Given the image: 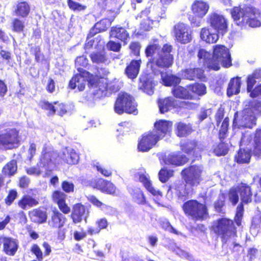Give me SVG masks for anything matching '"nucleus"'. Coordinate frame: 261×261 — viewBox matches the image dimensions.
Returning <instances> with one entry per match:
<instances>
[{"mask_svg": "<svg viewBox=\"0 0 261 261\" xmlns=\"http://www.w3.org/2000/svg\"><path fill=\"white\" fill-rule=\"evenodd\" d=\"M159 112L164 114L172 109L178 108H190L194 105L193 102L188 101H179L172 96L159 98L157 101Z\"/></svg>", "mask_w": 261, "mask_h": 261, "instance_id": "obj_10", "label": "nucleus"}, {"mask_svg": "<svg viewBox=\"0 0 261 261\" xmlns=\"http://www.w3.org/2000/svg\"><path fill=\"white\" fill-rule=\"evenodd\" d=\"M18 197V192L15 189H10L4 199L7 206H10Z\"/></svg>", "mask_w": 261, "mask_h": 261, "instance_id": "obj_56", "label": "nucleus"}, {"mask_svg": "<svg viewBox=\"0 0 261 261\" xmlns=\"http://www.w3.org/2000/svg\"><path fill=\"white\" fill-rule=\"evenodd\" d=\"M159 141L154 132L150 130L143 134L138 140L137 149L140 152H147L152 149Z\"/></svg>", "mask_w": 261, "mask_h": 261, "instance_id": "obj_16", "label": "nucleus"}, {"mask_svg": "<svg viewBox=\"0 0 261 261\" xmlns=\"http://www.w3.org/2000/svg\"><path fill=\"white\" fill-rule=\"evenodd\" d=\"M165 164L176 166H182L189 161L188 158L184 154H170L164 159Z\"/></svg>", "mask_w": 261, "mask_h": 261, "instance_id": "obj_31", "label": "nucleus"}, {"mask_svg": "<svg viewBox=\"0 0 261 261\" xmlns=\"http://www.w3.org/2000/svg\"><path fill=\"white\" fill-rule=\"evenodd\" d=\"M42 245L44 249V253L37 244H33L30 248L31 252L39 261H42L44 256L49 255L51 252V247L48 242H44Z\"/></svg>", "mask_w": 261, "mask_h": 261, "instance_id": "obj_25", "label": "nucleus"}, {"mask_svg": "<svg viewBox=\"0 0 261 261\" xmlns=\"http://www.w3.org/2000/svg\"><path fill=\"white\" fill-rule=\"evenodd\" d=\"M3 244V251L9 256H14L17 251L18 244L15 239L8 237H0V245Z\"/></svg>", "mask_w": 261, "mask_h": 261, "instance_id": "obj_22", "label": "nucleus"}, {"mask_svg": "<svg viewBox=\"0 0 261 261\" xmlns=\"http://www.w3.org/2000/svg\"><path fill=\"white\" fill-rule=\"evenodd\" d=\"M231 16L235 23L241 27L247 14H259L256 8L251 5H246L243 8L241 5L232 7L230 11Z\"/></svg>", "mask_w": 261, "mask_h": 261, "instance_id": "obj_12", "label": "nucleus"}, {"mask_svg": "<svg viewBox=\"0 0 261 261\" xmlns=\"http://www.w3.org/2000/svg\"><path fill=\"white\" fill-rule=\"evenodd\" d=\"M179 147L182 152L194 158L200 156L204 150L203 145L196 139H185L180 141Z\"/></svg>", "mask_w": 261, "mask_h": 261, "instance_id": "obj_11", "label": "nucleus"}, {"mask_svg": "<svg viewBox=\"0 0 261 261\" xmlns=\"http://www.w3.org/2000/svg\"><path fill=\"white\" fill-rule=\"evenodd\" d=\"M238 189L232 188H230L228 192V196L229 201L232 205H236L239 201V197L238 195Z\"/></svg>", "mask_w": 261, "mask_h": 261, "instance_id": "obj_58", "label": "nucleus"}, {"mask_svg": "<svg viewBox=\"0 0 261 261\" xmlns=\"http://www.w3.org/2000/svg\"><path fill=\"white\" fill-rule=\"evenodd\" d=\"M17 161L12 159L3 166L2 174L5 177H11L17 173Z\"/></svg>", "mask_w": 261, "mask_h": 261, "instance_id": "obj_39", "label": "nucleus"}, {"mask_svg": "<svg viewBox=\"0 0 261 261\" xmlns=\"http://www.w3.org/2000/svg\"><path fill=\"white\" fill-rule=\"evenodd\" d=\"M87 77L88 85L89 88H104L105 85V78L103 76L93 74L89 72L85 73Z\"/></svg>", "mask_w": 261, "mask_h": 261, "instance_id": "obj_32", "label": "nucleus"}, {"mask_svg": "<svg viewBox=\"0 0 261 261\" xmlns=\"http://www.w3.org/2000/svg\"><path fill=\"white\" fill-rule=\"evenodd\" d=\"M141 64L140 59L132 60L126 66L125 73L129 79L133 80L136 78L139 72Z\"/></svg>", "mask_w": 261, "mask_h": 261, "instance_id": "obj_33", "label": "nucleus"}, {"mask_svg": "<svg viewBox=\"0 0 261 261\" xmlns=\"http://www.w3.org/2000/svg\"><path fill=\"white\" fill-rule=\"evenodd\" d=\"M29 215L31 218H36V219L34 220V222L39 224L45 223L47 220L46 211H43L39 208L33 209L29 212Z\"/></svg>", "mask_w": 261, "mask_h": 261, "instance_id": "obj_40", "label": "nucleus"}, {"mask_svg": "<svg viewBox=\"0 0 261 261\" xmlns=\"http://www.w3.org/2000/svg\"><path fill=\"white\" fill-rule=\"evenodd\" d=\"M59 157V154L57 152L44 148L39 159V164L43 168L48 167L51 164H56Z\"/></svg>", "mask_w": 261, "mask_h": 261, "instance_id": "obj_20", "label": "nucleus"}, {"mask_svg": "<svg viewBox=\"0 0 261 261\" xmlns=\"http://www.w3.org/2000/svg\"><path fill=\"white\" fill-rule=\"evenodd\" d=\"M0 148L11 149L18 147L22 141L20 130L15 127H8L6 124L1 126Z\"/></svg>", "mask_w": 261, "mask_h": 261, "instance_id": "obj_4", "label": "nucleus"}, {"mask_svg": "<svg viewBox=\"0 0 261 261\" xmlns=\"http://www.w3.org/2000/svg\"><path fill=\"white\" fill-rule=\"evenodd\" d=\"M55 105L54 102L53 103L49 102L48 101L43 100L41 101L40 107L42 109L48 111V115L53 116L56 114V109Z\"/></svg>", "mask_w": 261, "mask_h": 261, "instance_id": "obj_57", "label": "nucleus"}, {"mask_svg": "<svg viewBox=\"0 0 261 261\" xmlns=\"http://www.w3.org/2000/svg\"><path fill=\"white\" fill-rule=\"evenodd\" d=\"M61 188L63 191L65 193H70L74 192V185L72 182L64 180L61 183Z\"/></svg>", "mask_w": 261, "mask_h": 261, "instance_id": "obj_62", "label": "nucleus"}, {"mask_svg": "<svg viewBox=\"0 0 261 261\" xmlns=\"http://www.w3.org/2000/svg\"><path fill=\"white\" fill-rule=\"evenodd\" d=\"M200 37L201 39L208 43H214L219 39V36L216 33H211L206 28H203L201 30Z\"/></svg>", "mask_w": 261, "mask_h": 261, "instance_id": "obj_41", "label": "nucleus"}, {"mask_svg": "<svg viewBox=\"0 0 261 261\" xmlns=\"http://www.w3.org/2000/svg\"><path fill=\"white\" fill-rule=\"evenodd\" d=\"M67 195L60 190L53 191L51 194V199L53 203L57 204L59 210L63 214L67 215L70 213L71 208L66 202Z\"/></svg>", "mask_w": 261, "mask_h": 261, "instance_id": "obj_17", "label": "nucleus"}, {"mask_svg": "<svg viewBox=\"0 0 261 261\" xmlns=\"http://www.w3.org/2000/svg\"><path fill=\"white\" fill-rule=\"evenodd\" d=\"M225 110L224 108L221 107L218 109L215 115V118L216 122V124L218 126L221 122L223 119H225L224 117Z\"/></svg>", "mask_w": 261, "mask_h": 261, "instance_id": "obj_64", "label": "nucleus"}, {"mask_svg": "<svg viewBox=\"0 0 261 261\" xmlns=\"http://www.w3.org/2000/svg\"><path fill=\"white\" fill-rule=\"evenodd\" d=\"M173 30L175 40L177 42L185 44L192 41V31L188 24L179 22L174 25Z\"/></svg>", "mask_w": 261, "mask_h": 261, "instance_id": "obj_13", "label": "nucleus"}, {"mask_svg": "<svg viewBox=\"0 0 261 261\" xmlns=\"http://www.w3.org/2000/svg\"><path fill=\"white\" fill-rule=\"evenodd\" d=\"M252 154L258 158L261 157V128H257L253 134L250 149L240 148L234 155V161L239 164H248Z\"/></svg>", "mask_w": 261, "mask_h": 261, "instance_id": "obj_2", "label": "nucleus"}, {"mask_svg": "<svg viewBox=\"0 0 261 261\" xmlns=\"http://www.w3.org/2000/svg\"><path fill=\"white\" fill-rule=\"evenodd\" d=\"M15 16L24 18L27 17L31 12V6L26 1H18L15 4L13 11Z\"/></svg>", "mask_w": 261, "mask_h": 261, "instance_id": "obj_29", "label": "nucleus"}, {"mask_svg": "<svg viewBox=\"0 0 261 261\" xmlns=\"http://www.w3.org/2000/svg\"><path fill=\"white\" fill-rule=\"evenodd\" d=\"M184 73L186 79L191 81L196 79L203 80L205 79L204 71L200 68L186 69L184 71Z\"/></svg>", "mask_w": 261, "mask_h": 261, "instance_id": "obj_34", "label": "nucleus"}, {"mask_svg": "<svg viewBox=\"0 0 261 261\" xmlns=\"http://www.w3.org/2000/svg\"><path fill=\"white\" fill-rule=\"evenodd\" d=\"M210 8L206 2L201 1H195L191 6V10L196 17L203 18L207 13Z\"/></svg>", "mask_w": 261, "mask_h": 261, "instance_id": "obj_30", "label": "nucleus"}, {"mask_svg": "<svg viewBox=\"0 0 261 261\" xmlns=\"http://www.w3.org/2000/svg\"><path fill=\"white\" fill-rule=\"evenodd\" d=\"M79 160V156L74 151H71L67 153V155H66L64 158H63L64 163L69 165L77 164Z\"/></svg>", "mask_w": 261, "mask_h": 261, "instance_id": "obj_55", "label": "nucleus"}, {"mask_svg": "<svg viewBox=\"0 0 261 261\" xmlns=\"http://www.w3.org/2000/svg\"><path fill=\"white\" fill-rule=\"evenodd\" d=\"M213 58L214 62L221 63L222 65L228 68L231 66V56L229 50L224 45L217 44L213 46Z\"/></svg>", "mask_w": 261, "mask_h": 261, "instance_id": "obj_14", "label": "nucleus"}, {"mask_svg": "<svg viewBox=\"0 0 261 261\" xmlns=\"http://www.w3.org/2000/svg\"><path fill=\"white\" fill-rule=\"evenodd\" d=\"M54 103L56 106V112H57V114L58 115L63 116L66 114L67 111L66 106L65 104L60 102L58 101H54Z\"/></svg>", "mask_w": 261, "mask_h": 261, "instance_id": "obj_63", "label": "nucleus"}, {"mask_svg": "<svg viewBox=\"0 0 261 261\" xmlns=\"http://www.w3.org/2000/svg\"><path fill=\"white\" fill-rule=\"evenodd\" d=\"M85 76L86 74L80 72L74 74L69 82L68 88L71 90L77 88L79 91H83L85 88Z\"/></svg>", "mask_w": 261, "mask_h": 261, "instance_id": "obj_28", "label": "nucleus"}, {"mask_svg": "<svg viewBox=\"0 0 261 261\" xmlns=\"http://www.w3.org/2000/svg\"><path fill=\"white\" fill-rule=\"evenodd\" d=\"M239 121V127L252 128L256 124L255 121L251 119V116L246 114L242 115Z\"/></svg>", "mask_w": 261, "mask_h": 261, "instance_id": "obj_50", "label": "nucleus"}, {"mask_svg": "<svg viewBox=\"0 0 261 261\" xmlns=\"http://www.w3.org/2000/svg\"><path fill=\"white\" fill-rule=\"evenodd\" d=\"M89 57L93 63L97 64L105 63L107 60L106 53L102 51L92 52Z\"/></svg>", "mask_w": 261, "mask_h": 261, "instance_id": "obj_45", "label": "nucleus"}, {"mask_svg": "<svg viewBox=\"0 0 261 261\" xmlns=\"http://www.w3.org/2000/svg\"><path fill=\"white\" fill-rule=\"evenodd\" d=\"M172 94L175 98L182 99H193L194 96L191 93L189 89L182 86H174L171 91Z\"/></svg>", "mask_w": 261, "mask_h": 261, "instance_id": "obj_35", "label": "nucleus"}, {"mask_svg": "<svg viewBox=\"0 0 261 261\" xmlns=\"http://www.w3.org/2000/svg\"><path fill=\"white\" fill-rule=\"evenodd\" d=\"M152 41L146 45L144 50L145 56L148 59L147 65L149 66L154 75H161L164 86H176L181 81L179 77L161 71V69L166 70L171 67L173 64V46L170 43H165L162 46L158 39H153Z\"/></svg>", "mask_w": 261, "mask_h": 261, "instance_id": "obj_1", "label": "nucleus"}, {"mask_svg": "<svg viewBox=\"0 0 261 261\" xmlns=\"http://www.w3.org/2000/svg\"><path fill=\"white\" fill-rule=\"evenodd\" d=\"M76 0H67V6L71 11L73 12H82L85 11L87 6L82 3H80Z\"/></svg>", "mask_w": 261, "mask_h": 261, "instance_id": "obj_49", "label": "nucleus"}, {"mask_svg": "<svg viewBox=\"0 0 261 261\" xmlns=\"http://www.w3.org/2000/svg\"><path fill=\"white\" fill-rule=\"evenodd\" d=\"M111 22L108 18H103L101 19L99 21L97 22L94 28L96 29L97 31L93 33L92 31H90L88 34V37H92L97 33L103 32L106 31L108 28L110 26Z\"/></svg>", "mask_w": 261, "mask_h": 261, "instance_id": "obj_43", "label": "nucleus"}, {"mask_svg": "<svg viewBox=\"0 0 261 261\" xmlns=\"http://www.w3.org/2000/svg\"><path fill=\"white\" fill-rule=\"evenodd\" d=\"M141 47V45L138 41L132 42L129 45L131 53L136 57L140 56Z\"/></svg>", "mask_w": 261, "mask_h": 261, "instance_id": "obj_60", "label": "nucleus"}, {"mask_svg": "<svg viewBox=\"0 0 261 261\" xmlns=\"http://www.w3.org/2000/svg\"><path fill=\"white\" fill-rule=\"evenodd\" d=\"M131 195L133 200L139 205L146 203V198L142 191L139 189H135L132 191Z\"/></svg>", "mask_w": 261, "mask_h": 261, "instance_id": "obj_47", "label": "nucleus"}, {"mask_svg": "<svg viewBox=\"0 0 261 261\" xmlns=\"http://www.w3.org/2000/svg\"><path fill=\"white\" fill-rule=\"evenodd\" d=\"M191 93H193L198 96H202L206 93V87L204 84L195 83L188 86Z\"/></svg>", "mask_w": 261, "mask_h": 261, "instance_id": "obj_44", "label": "nucleus"}, {"mask_svg": "<svg viewBox=\"0 0 261 261\" xmlns=\"http://www.w3.org/2000/svg\"><path fill=\"white\" fill-rule=\"evenodd\" d=\"M75 63L77 66V70L79 72L84 73V74L89 73V71L83 69V68L86 67L88 65V60L86 57L82 56L77 57L75 59Z\"/></svg>", "mask_w": 261, "mask_h": 261, "instance_id": "obj_46", "label": "nucleus"}, {"mask_svg": "<svg viewBox=\"0 0 261 261\" xmlns=\"http://www.w3.org/2000/svg\"><path fill=\"white\" fill-rule=\"evenodd\" d=\"M241 86V79L236 76L231 78L228 83L227 89V95L230 97L233 95H236L240 93Z\"/></svg>", "mask_w": 261, "mask_h": 261, "instance_id": "obj_37", "label": "nucleus"}, {"mask_svg": "<svg viewBox=\"0 0 261 261\" xmlns=\"http://www.w3.org/2000/svg\"><path fill=\"white\" fill-rule=\"evenodd\" d=\"M259 14H247L246 18L244 19V21L242 23L241 27L246 26L248 24L251 28H257L261 26V21L258 19L261 16V11L256 8Z\"/></svg>", "mask_w": 261, "mask_h": 261, "instance_id": "obj_38", "label": "nucleus"}, {"mask_svg": "<svg viewBox=\"0 0 261 261\" xmlns=\"http://www.w3.org/2000/svg\"><path fill=\"white\" fill-rule=\"evenodd\" d=\"M229 119L228 117L223 119L218 132V138L220 142L214 148L213 152L218 156L226 155L229 150L228 144L224 142L228 136Z\"/></svg>", "mask_w": 261, "mask_h": 261, "instance_id": "obj_9", "label": "nucleus"}, {"mask_svg": "<svg viewBox=\"0 0 261 261\" xmlns=\"http://www.w3.org/2000/svg\"><path fill=\"white\" fill-rule=\"evenodd\" d=\"M238 191L243 203L246 204L252 202L253 193L249 185L241 182L238 187Z\"/></svg>", "mask_w": 261, "mask_h": 261, "instance_id": "obj_27", "label": "nucleus"}, {"mask_svg": "<svg viewBox=\"0 0 261 261\" xmlns=\"http://www.w3.org/2000/svg\"><path fill=\"white\" fill-rule=\"evenodd\" d=\"M30 51L34 56L36 62L40 63L46 61L45 56L42 52L41 47L39 45L31 47Z\"/></svg>", "mask_w": 261, "mask_h": 261, "instance_id": "obj_48", "label": "nucleus"}, {"mask_svg": "<svg viewBox=\"0 0 261 261\" xmlns=\"http://www.w3.org/2000/svg\"><path fill=\"white\" fill-rule=\"evenodd\" d=\"M90 186L93 189L100 191L102 193L114 195L116 194V188L110 181L102 178L92 180Z\"/></svg>", "mask_w": 261, "mask_h": 261, "instance_id": "obj_19", "label": "nucleus"}, {"mask_svg": "<svg viewBox=\"0 0 261 261\" xmlns=\"http://www.w3.org/2000/svg\"><path fill=\"white\" fill-rule=\"evenodd\" d=\"M139 180L142 183L146 189L153 195L156 196L160 194V191H156L152 186L149 178L144 174L139 175Z\"/></svg>", "mask_w": 261, "mask_h": 261, "instance_id": "obj_42", "label": "nucleus"}, {"mask_svg": "<svg viewBox=\"0 0 261 261\" xmlns=\"http://www.w3.org/2000/svg\"><path fill=\"white\" fill-rule=\"evenodd\" d=\"M107 47L109 50L114 52L120 51L121 48V44L120 42L110 40L107 44Z\"/></svg>", "mask_w": 261, "mask_h": 261, "instance_id": "obj_61", "label": "nucleus"}, {"mask_svg": "<svg viewBox=\"0 0 261 261\" xmlns=\"http://www.w3.org/2000/svg\"><path fill=\"white\" fill-rule=\"evenodd\" d=\"M64 215L60 210L54 208L51 210V213L47 221L50 228L57 230V238L60 241L63 240L65 238V229L62 228L65 225L67 219Z\"/></svg>", "mask_w": 261, "mask_h": 261, "instance_id": "obj_7", "label": "nucleus"}, {"mask_svg": "<svg viewBox=\"0 0 261 261\" xmlns=\"http://www.w3.org/2000/svg\"><path fill=\"white\" fill-rule=\"evenodd\" d=\"M193 132L192 126L191 124L185 123L182 122L176 123L175 132L178 137H186L189 136Z\"/></svg>", "mask_w": 261, "mask_h": 261, "instance_id": "obj_36", "label": "nucleus"}, {"mask_svg": "<svg viewBox=\"0 0 261 261\" xmlns=\"http://www.w3.org/2000/svg\"><path fill=\"white\" fill-rule=\"evenodd\" d=\"M141 89L146 93L152 95L153 93L152 82L148 78L141 80Z\"/></svg>", "mask_w": 261, "mask_h": 261, "instance_id": "obj_53", "label": "nucleus"}, {"mask_svg": "<svg viewBox=\"0 0 261 261\" xmlns=\"http://www.w3.org/2000/svg\"><path fill=\"white\" fill-rule=\"evenodd\" d=\"M109 36L110 38L120 41L123 42V45L127 44L130 39V34L125 28L116 25L111 28Z\"/></svg>", "mask_w": 261, "mask_h": 261, "instance_id": "obj_21", "label": "nucleus"}, {"mask_svg": "<svg viewBox=\"0 0 261 261\" xmlns=\"http://www.w3.org/2000/svg\"><path fill=\"white\" fill-rule=\"evenodd\" d=\"M234 220L222 217L215 221L212 226V230L221 238L222 240L226 241L230 238L237 236V228Z\"/></svg>", "mask_w": 261, "mask_h": 261, "instance_id": "obj_3", "label": "nucleus"}, {"mask_svg": "<svg viewBox=\"0 0 261 261\" xmlns=\"http://www.w3.org/2000/svg\"><path fill=\"white\" fill-rule=\"evenodd\" d=\"M17 205L22 210L35 207L39 204L38 198L33 197L29 194H24L17 201Z\"/></svg>", "mask_w": 261, "mask_h": 261, "instance_id": "obj_26", "label": "nucleus"}, {"mask_svg": "<svg viewBox=\"0 0 261 261\" xmlns=\"http://www.w3.org/2000/svg\"><path fill=\"white\" fill-rule=\"evenodd\" d=\"M202 169L198 165H190L184 168L181 175L186 184L191 187L197 186L202 180Z\"/></svg>", "mask_w": 261, "mask_h": 261, "instance_id": "obj_8", "label": "nucleus"}, {"mask_svg": "<svg viewBox=\"0 0 261 261\" xmlns=\"http://www.w3.org/2000/svg\"><path fill=\"white\" fill-rule=\"evenodd\" d=\"M70 217L73 224H78L87 219L86 206L82 203H76L73 205Z\"/></svg>", "mask_w": 261, "mask_h": 261, "instance_id": "obj_23", "label": "nucleus"}, {"mask_svg": "<svg viewBox=\"0 0 261 261\" xmlns=\"http://www.w3.org/2000/svg\"><path fill=\"white\" fill-rule=\"evenodd\" d=\"M173 170L163 168L159 172V179L161 182L165 183L170 177L173 176Z\"/></svg>", "mask_w": 261, "mask_h": 261, "instance_id": "obj_51", "label": "nucleus"}, {"mask_svg": "<svg viewBox=\"0 0 261 261\" xmlns=\"http://www.w3.org/2000/svg\"><path fill=\"white\" fill-rule=\"evenodd\" d=\"M137 103L130 94L122 92L119 93L114 106V111L119 115L124 113L136 115L138 114Z\"/></svg>", "mask_w": 261, "mask_h": 261, "instance_id": "obj_6", "label": "nucleus"}, {"mask_svg": "<svg viewBox=\"0 0 261 261\" xmlns=\"http://www.w3.org/2000/svg\"><path fill=\"white\" fill-rule=\"evenodd\" d=\"M198 58L199 62H202L204 66H206L209 69L218 70L220 69L219 64L214 62L213 56L210 52L207 51L204 49H199L198 52Z\"/></svg>", "mask_w": 261, "mask_h": 261, "instance_id": "obj_24", "label": "nucleus"}, {"mask_svg": "<svg viewBox=\"0 0 261 261\" xmlns=\"http://www.w3.org/2000/svg\"><path fill=\"white\" fill-rule=\"evenodd\" d=\"M12 30L16 33H21L24 31V21L18 18H15L11 22Z\"/></svg>", "mask_w": 261, "mask_h": 261, "instance_id": "obj_52", "label": "nucleus"}, {"mask_svg": "<svg viewBox=\"0 0 261 261\" xmlns=\"http://www.w3.org/2000/svg\"><path fill=\"white\" fill-rule=\"evenodd\" d=\"M207 21L218 33L224 35L228 31V22L223 15L216 12L211 13Z\"/></svg>", "mask_w": 261, "mask_h": 261, "instance_id": "obj_15", "label": "nucleus"}, {"mask_svg": "<svg viewBox=\"0 0 261 261\" xmlns=\"http://www.w3.org/2000/svg\"><path fill=\"white\" fill-rule=\"evenodd\" d=\"M182 209L185 215L194 221H203L208 217V208L205 204L195 199H191L184 202Z\"/></svg>", "mask_w": 261, "mask_h": 261, "instance_id": "obj_5", "label": "nucleus"}, {"mask_svg": "<svg viewBox=\"0 0 261 261\" xmlns=\"http://www.w3.org/2000/svg\"><path fill=\"white\" fill-rule=\"evenodd\" d=\"M173 123L172 121L164 119L156 120L153 124L154 135L160 140L167 135L170 136L172 132Z\"/></svg>", "mask_w": 261, "mask_h": 261, "instance_id": "obj_18", "label": "nucleus"}, {"mask_svg": "<svg viewBox=\"0 0 261 261\" xmlns=\"http://www.w3.org/2000/svg\"><path fill=\"white\" fill-rule=\"evenodd\" d=\"M225 194L221 193L219 198L214 202L215 210L218 213L222 212V208L225 205Z\"/></svg>", "mask_w": 261, "mask_h": 261, "instance_id": "obj_59", "label": "nucleus"}, {"mask_svg": "<svg viewBox=\"0 0 261 261\" xmlns=\"http://www.w3.org/2000/svg\"><path fill=\"white\" fill-rule=\"evenodd\" d=\"M244 204L242 201L238 205L237 207V212L234 217V221L238 226H240L242 225V221L243 216L244 212Z\"/></svg>", "mask_w": 261, "mask_h": 261, "instance_id": "obj_54", "label": "nucleus"}]
</instances>
